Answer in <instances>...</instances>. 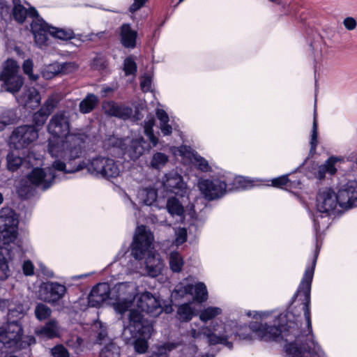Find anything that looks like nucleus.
I'll return each instance as SVG.
<instances>
[{
	"instance_id": "7ed1b4c3",
	"label": "nucleus",
	"mask_w": 357,
	"mask_h": 357,
	"mask_svg": "<svg viewBox=\"0 0 357 357\" xmlns=\"http://www.w3.org/2000/svg\"><path fill=\"white\" fill-rule=\"evenodd\" d=\"M154 236L144 225L136 228L130 245V254L126 255L127 248L122 247L116 255L123 271L118 273L120 279L123 275L133 280L136 277L148 275L151 278L158 276L164 267L160 255L153 249Z\"/></svg>"
},
{
	"instance_id": "a18cd8bd",
	"label": "nucleus",
	"mask_w": 357,
	"mask_h": 357,
	"mask_svg": "<svg viewBox=\"0 0 357 357\" xmlns=\"http://www.w3.org/2000/svg\"><path fill=\"white\" fill-rule=\"evenodd\" d=\"M34 313L36 317L39 321H43L50 317L52 310L44 304H38L35 308Z\"/></svg>"
},
{
	"instance_id": "cd10ccee",
	"label": "nucleus",
	"mask_w": 357,
	"mask_h": 357,
	"mask_svg": "<svg viewBox=\"0 0 357 357\" xmlns=\"http://www.w3.org/2000/svg\"><path fill=\"white\" fill-rule=\"evenodd\" d=\"M192 160L193 163L197 169L204 173H208L209 175L215 174L218 170L222 169L214 164L210 163L206 159L201 156L197 153L192 154Z\"/></svg>"
},
{
	"instance_id": "423d86ee",
	"label": "nucleus",
	"mask_w": 357,
	"mask_h": 357,
	"mask_svg": "<svg viewBox=\"0 0 357 357\" xmlns=\"http://www.w3.org/2000/svg\"><path fill=\"white\" fill-rule=\"evenodd\" d=\"M18 224L17 215L12 208L6 207L0 210V240L3 244L0 253L6 254L10 260L20 258L22 255V248L15 243Z\"/></svg>"
},
{
	"instance_id": "c85d7f7f",
	"label": "nucleus",
	"mask_w": 357,
	"mask_h": 357,
	"mask_svg": "<svg viewBox=\"0 0 357 357\" xmlns=\"http://www.w3.org/2000/svg\"><path fill=\"white\" fill-rule=\"evenodd\" d=\"M157 190L151 187L143 188L137 191V199L139 204L152 206L157 199Z\"/></svg>"
},
{
	"instance_id": "f3484780",
	"label": "nucleus",
	"mask_w": 357,
	"mask_h": 357,
	"mask_svg": "<svg viewBox=\"0 0 357 357\" xmlns=\"http://www.w3.org/2000/svg\"><path fill=\"white\" fill-rule=\"evenodd\" d=\"M23 329L17 321H8L0 327V342L8 348L23 347Z\"/></svg>"
},
{
	"instance_id": "39448f33",
	"label": "nucleus",
	"mask_w": 357,
	"mask_h": 357,
	"mask_svg": "<svg viewBox=\"0 0 357 357\" xmlns=\"http://www.w3.org/2000/svg\"><path fill=\"white\" fill-rule=\"evenodd\" d=\"M337 205L339 206L337 193H335L333 190L328 188L319 190L317 196V211L314 213H312V212L309 211V214L312 220L315 231L316 248L312 259V264L307 266L297 290H311L314 268L321 247L319 245L318 240L319 232L322 228H327L328 227L330 224V215Z\"/></svg>"
},
{
	"instance_id": "a211bd4d",
	"label": "nucleus",
	"mask_w": 357,
	"mask_h": 357,
	"mask_svg": "<svg viewBox=\"0 0 357 357\" xmlns=\"http://www.w3.org/2000/svg\"><path fill=\"white\" fill-rule=\"evenodd\" d=\"M339 206L342 209L357 207V180H349L342 184L337 191Z\"/></svg>"
},
{
	"instance_id": "338daca9",
	"label": "nucleus",
	"mask_w": 357,
	"mask_h": 357,
	"mask_svg": "<svg viewBox=\"0 0 357 357\" xmlns=\"http://www.w3.org/2000/svg\"><path fill=\"white\" fill-rule=\"evenodd\" d=\"M189 335L193 339H195V340L196 339H199L202 335H204L203 333H202V327L198 331L196 329H195V328H192L189 331Z\"/></svg>"
},
{
	"instance_id": "4c0bfd02",
	"label": "nucleus",
	"mask_w": 357,
	"mask_h": 357,
	"mask_svg": "<svg viewBox=\"0 0 357 357\" xmlns=\"http://www.w3.org/2000/svg\"><path fill=\"white\" fill-rule=\"evenodd\" d=\"M222 313V310L219 307L209 306L201 311L199 319L203 322H207Z\"/></svg>"
},
{
	"instance_id": "052dcab7",
	"label": "nucleus",
	"mask_w": 357,
	"mask_h": 357,
	"mask_svg": "<svg viewBox=\"0 0 357 357\" xmlns=\"http://www.w3.org/2000/svg\"><path fill=\"white\" fill-rule=\"evenodd\" d=\"M345 28L349 31L354 30L356 26V21L352 17H347L343 21Z\"/></svg>"
},
{
	"instance_id": "72a5a7b5",
	"label": "nucleus",
	"mask_w": 357,
	"mask_h": 357,
	"mask_svg": "<svg viewBox=\"0 0 357 357\" xmlns=\"http://www.w3.org/2000/svg\"><path fill=\"white\" fill-rule=\"evenodd\" d=\"M194 314L195 309L191 307L190 303L181 305L177 310L178 319L183 322L190 321Z\"/></svg>"
},
{
	"instance_id": "bf43d9fd",
	"label": "nucleus",
	"mask_w": 357,
	"mask_h": 357,
	"mask_svg": "<svg viewBox=\"0 0 357 357\" xmlns=\"http://www.w3.org/2000/svg\"><path fill=\"white\" fill-rule=\"evenodd\" d=\"M156 116L159 120L160 124L169 122V118L167 113L162 109H158L156 110Z\"/></svg>"
},
{
	"instance_id": "e2e57ef3",
	"label": "nucleus",
	"mask_w": 357,
	"mask_h": 357,
	"mask_svg": "<svg viewBox=\"0 0 357 357\" xmlns=\"http://www.w3.org/2000/svg\"><path fill=\"white\" fill-rule=\"evenodd\" d=\"M141 88L144 91H149L151 88V79L149 76H144L140 83Z\"/></svg>"
},
{
	"instance_id": "6ab92c4d",
	"label": "nucleus",
	"mask_w": 357,
	"mask_h": 357,
	"mask_svg": "<svg viewBox=\"0 0 357 357\" xmlns=\"http://www.w3.org/2000/svg\"><path fill=\"white\" fill-rule=\"evenodd\" d=\"M93 274V272L76 275L63 280V284L56 282L47 281L42 282L40 285L39 290H67L70 288H79L80 290H84L85 288V282L84 280L88 277Z\"/></svg>"
},
{
	"instance_id": "69168bd1",
	"label": "nucleus",
	"mask_w": 357,
	"mask_h": 357,
	"mask_svg": "<svg viewBox=\"0 0 357 357\" xmlns=\"http://www.w3.org/2000/svg\"><path fill=\"white\" fill-rule=\"evenodd\" d=\"M114 88L109 86L104 85V86H102V90L100 92L101 96L107 97L110 93H112L114 91Z\"/></svg>"
},
{
	"instance_id": "e433bc0d",
	"label": "nucleus",
	"mask_w": 357,
	"mask_h": 357,
	"mask_svg": "<svg viewBox=\"0 0 357 357\" xmlns=\"http://www.w3.org/2000/svg\"><path fill=\"white\" fill-rule=\"evenodd\" d=\"M89 305L98 307L102 303L107 305V291L100 294V291H90L88 296Z\"/></svg>"
},
{
	"instance_id": "dca6fc26",
	"label": "nucleus",
	"mask_w": 357,
	"mask_h": 357,
	"mask_svg": "<svg viewBox=\"0 0 357 357\" xmlns=\"http://www.w3.org/2000/svg\"><path fill=\"white\" fill-rule=\"evenodd\" d=\"M162 184L167 193L184 198L188 196L189 188L183 176L177 170L172 169L162 176Z\"/></svg>"
},
{
	"instance_id": "6e6d98bb",
	"label": "nucleus",
	"mask_w": 357,
	"mask_h": 357,
	"mask_svg": "<svg viewBox=\"0 0 357 357\" xmlns=\"http://www.w3.org/2000/svg\"><path fill=\"white\" fill-rule=\"evenodd\" d=\"M149 0H133V3L130 6L128 10L131 14H134L142 8H143Z\"/></svg>"
},
{
	"instance_id": "864d4df0",
	"label": "nucleus",
	"mask_w": 357,
	"mask_h": 357,
	"mask_svg": "<svg viewBox=\"0 0 357 357\" xmlns=\"http://www.w3.org/2000/svg\"><path fill=\"white\" fill-rule=\"evenodd\" d=\"M187 240V231L185 229H180L176 232L174 244L176 246L182 245Z\"/></svg>"
},
{
	"instance_id": "f257e3e1",
	"label": "nucleus",
	"mask_w": 357,
	"mask_h": 357,
	"mask_svg": "<svg viewBox=\"0 0 357 357\" xmlns=\"http://www.w3.org/2000/svg\"><path fill=\"white\" fill-rule=\"evenodd\" d=\"M89 135L84 130H79L70 135L61 146L62 157L66 162L57 160L47 168L36 167L27 175L26 183L18 189L20 196L27 199L33 195L35 188L46 190L54 183L61 181L65 174H71L86 169L89 174L98 178L112 181L121 174V165L112 158L96 155L86 160L77 162L86 149ZM61 146L52 145L50 151L58 155Z\"/></svg>"
},
{
	"instance_id": "4468645a",
	"label": "nucleus",
	"mask_w": 357,
	"mask_h": 357,
	"mask_svg": "<svg viewBox=\"0 0 357 357\" xmlns=\"http://www.w3.org/2000/svg\"><path fill=\"white\" fill-rule=\"evenodd\" d=\"M110 266L113 269H119L120 270L117 271L116 273H112V278H114V280H117L116 283H113L111 280L109 282H102L97 283L95 284L91 290H112V287L113 286V290H138V286H137L136 282L133 280H130V276L126 275H123L119 279L117 276L118 273L123 271L122 267L119 265V259L115 257L114 260L112 263H111Z\"/></svg>"
},
{
	"instance_id": "37998d69",
	"label": "nucleus",
	"mask_w": 357,
	"mask_h": 357,
	"mask_svg": "<svg viewBox=\"0 0 357 357\" xmlns=\"http://www.w3.org/2000/svg\"><path fill=\"white\" fill-rule=\"evenodd\" d=\"M39 296L44 301L54 304L62 298L63 294L59 291H40Z\"/></svg>"
},
{
	"instance_id": "de8ad7c7",
	"label": "nucleus",
	"mask_w": 357,
	"mask_h": 357,
	"mask_svg": "<svg viewBox=\"0 0 357 357\" xmlns=\"http://www.w3.org/2000/svg\"><path fill=\"white\" fill-rule=\"evenodd\" d=\"M184 293L182 296H191L193 298V301L197 303H202L208 298V291H182Z\"/></svg>"
},
{
	"instance_id": "603ef678",
	"label": "nucleus",
	"mask_w": 357,
	"mask_h": 357,
	"mask_svg": "<svg viewBox=\"0 0 357 357\" xmlns=\"http://www.w3.org/2000/svg\"><path fill=\"white\" fill-rule=\"evenodd\" d=\"M23 273L26 276L34 275L35 266L29 259L25 260L22 266Z\"/></svg>"
},
{
	"instance_id": "4d7b16f0",
	"label": "nucleus",
	"mask_w": 357,
	"mask_h": 357,
	"mask_svg": "<svg viewBox=\"0 0 357 357\" xmlns=\"http://www.w3.org/2000/svg\"><path fill=\"white\" fill-rule=\"evenodd\" d=\"M337 162L336 159L333 157L329 158L324 165L326 167V169L328 172V174L330 175H333L336 172L335 168V162Z\"/></svg>"
},
{
	"instance_id": "1a4fd4ad",
	"label": "nucleus",
	"mask_w": 357,
	"mask_h": 357,
	"mask_svg": "<svg viewBox=\"0 0 357 357\" xmlns=\"http://www.w3.org/2000/svg\"><path fill=\"white\" fill-rule=\"evenodd\" d=\"M31 33L34 36L36 45L40 47L46 45L49 35L62 40L74 38L80 43L91 39V35L75 34L70 28L52 26L43 18H38L33 22L31 26Z\"/></svg>"
},
{
	"instance_id": "b1692460",
	"label": "nucleus",
	"mask_w": 357,
	"mask_h": 357,
	"mask_svg": "<svg viewBox=\"0 0 357 357\" xmlns=\"http://www.w3.org/2000/svg\"><path fill=\"white\" fill-rule=\"evenodd\" d=\"M13 14L15 20L21 24L25 21L27 17H31L32 19L31 26L36 19L42 18L35 8L30 7L29 9H26L21 4L14 6Z\"/></svg>"
},
{
	"instance_id": "f03ea898",
	"label": "nucleus",
	"mask_w": 357,
	"mask_h": 357,
	"mask_svg": "<svg viewBox=\"0 0 357 357\" xmlns=\"http://www.w3.org/2000/svg\"><path fill=\"white\" fill-rule=\"evenodd\" d=\"M310 291H297L295 303L301 301L299 310L303 314H296L293 306L286 313L280 314L269 325L271 313L254 312L252 315L259 321H251L249 328L252 335L241 334V338L252 340L257 338L271 341L280 336L288 342L285 346L287 357H325L319 344L314 340L311 324L310 310Z\"/></svg>"
},
{
	"instance_id": "a878e982",
	"label": "nucleus",
	"mask_w": 357,
	"mask_h": 357,
	"mask_svg": "<svg viewBox=\"0 0 357 357\" xmlns=\"http://www.w3.org/2000/svg\"><path fill=\"white\" fill-rule=\"evenodd\" d=\"M225 179L229 180L227 185L228 192L233 190H243L248 189L251 186V182L248 178L241 176H235L231 172L225 171Z\"/></svg>"
},
{
	"instance_id": "79ce46f5",
	"label": "nucleus",
	"mask_w": 357,
	"mask_h": 357,
	"mask_svg": "<svg viewBox=\"0 0 357 357\" xmlns=\"http://www.w3.org/2000/svg\"><path fill=\"white\" fill-rule=\"evenodd\" d=\"M3 115V117H0V132L3 130L6 126L13 123L17 118V114L13 109L5 111Z\"/></svg>"
},
{
	"instance_id": "6e6552de",
	"label": "nucleus",
	"mask_w": 357,
	"mask_h": 357,
	"mask_svg": "<svg viewBox=\"0 0 357 357\" xmlns=\"http://www.w3.org/2000/svg\"><path fill=\"white\" fill-rule=\"evenodd\" d=\"M70 123L69 116L65 111L58 112L54 114L50 119L47 125V131L51 135L52 138H50L48 140V152L52 158H55L56 160H60L66 162V159L62 157L63 147L59 148L60 153H58V155H53L50 151L51 146H61L67 140V137L72 133L79 131L84 130L87 134L86 129H76L70 132Z\"/></svg>"
},
{
	"instance_id": "9b49d317",
	"label": "nucleus",
	"mask_w": 357,
	"mask_h": 357,
	"mask_svg": "<svg viewBox=\"0 0 357 357\" xmlns=\"http://www.w3.org/2000/svg\"><path fill=\"white\" fill-rule=\"evenodd\" d=\"M236 324L234 321H215L209 326H203L202 333L209 344H222L231 349L232 343L229 342V339L236 333Z\"/></svg>"
},
{
	"instance_id": "774afa93",
	"label": "nucleus",
	"mask_w": 357,
	"mask_h": 357,
	"mask_svg": "<svg viewBox=\"0 0 357 357\" xmlns=\"http://www.w3.org/2000/svg\"><path fill=\"white\" fill-rule=\"evenodd\" d=\"M326 173H328V172L326 169V167L324 166V165L319 166L317 172V178L321 180V179L324 178L325 177V175Z\"/></svg>"
},
{
	"instance_id": "4be33fe9",
	"label": "nucleus",
	"mask_w": 357,
	"mask_h": 357,
	"mask_svg": "<svg viewBox=\"0 0 357 357\" xmlns=\"http://www.w3.org/2000/svg\"><path fill=\"white\" fill-rule=\"evenodd\" d=\"M34 333L40 339H54L59 337L61 334V327L56 319H52L43 326L36 328L34 331Z\"/></svg>"
},
{
	"instance_id": "393cba45",
	"label": "nucleus",
	"mask_w": 357,
	"mask_h": 357,
	"mask_svg": "<svg viewBox=\"0 0 357 357\" xmlns=\"http://www.w3.org/2000/svg\"><path fill=\"white\" fill-rule=\"evenodd\" d=\"M121 43L122 45L128 49L136 47L137 32L131 28L130 24H123L121 26Z\"/></svg>"
},
{
	"instance_id": "c756f323",
	"label": "nucleus",
	"mask_w": 357,
	"mask_h": 357,
	"mask_svg": "<svg viewBox=\"0 0 357 357\" xmlns=\"http://www.w3.org/2000/svg\"><path fill=\"white\" fill-rule=\"evenodd\" d=\"M79 68L78 64L75 61L56 63L49 66V69L53 75L61 73L69 74L76 71Z\"/></svg>"
},
{
	"instance_id": "58836bf2",
	"label": "nucleus",
	"mask_w": 357,
	"mask_h": 357,
	"mask_svg": "<svg viewBox=\"0 0 357 357\" xmlns=\"http://www.w3.org/2000/svg\"><path fill=\"white\" fill-rule=\"evenodd\" d=\"M7 167L10 171H16L23 163V159L15 152L12 151L7 155Z\"/></svg>"
},
{
	"instance_id": "20e7f679",
	"label": "nucleus",
	"mask_w": 357,
	"mask_h": 357,
	"mask_svg": "<svg viewBox=\"0 0 357 357\" xmlns=\"http://www.w3.org/2000/svg\"><path fill=\"white\" fill-rule=\"evenodd\" d=\"M107 305L113 307L119 314L128 313V323L131 314H139L143 317L146 312L152 317H158L162 310L166 313L172 312L171 305H162L161 301L149 291H107Z\"/></svg>"
},
{
	"instance_id": "09e8293b",
	"label": "nucleus",
	"mask_w": 357,
	"mask_h": 357,
	"mask_svg": "<svg viewBox=\"0 0 357 357\" xmlns=\"http://www.w3.org/2000/svg\"><path fill=\"white\" fill-rule=\"evenodd\" d=\"M33 61L31 59H27L24 61L22 66L24 73L29 76L30 79L36 81L38 79V76L33 74Z\"/></svg>"
},
{
	"instance_id": "9d476101",
	"label": "nucleus",
	"mask_w": 357,
	"mask_h": 357,
	"mask_svg": "<svg viewBox=\"0 0 357 357\" xmlns=\"http://www.w3.org/2000/svg\"><path fill=\"white\" fill-rule=\"evenodd\" d=\"M155 126V117L149 114L143 121L144 132L147 137L149 142L144 137H139L133 139L127 147L126 154L132 160H137L146 151L155 147L159 142L158 137L154 134L153 126Z\"/></svg>"
},
{
	"instance_id": "f8f14e48",
	"label": "nucleus",
	"mask_w": 357,
	"mask_h": 357,
	"mask_svg": "<svg viewBox=\"0 0 357 357\" xmlns=\"http://www.w3.org/2000/svg\"><path fill=\"white\" fill-rule=\"evenodd\" d=\"M225 170L221 169L210 175V178L199 181V188L204 197L209 201L220 199L228 192L229 181L225 179Z\"/></svg>"
},
{
	"instance_id": "3c124183",
	"label": "nucleus",
	"mask_w": 357,
	"mask_h": 357,
	"mask_svg": "<svg viewBox=\"0 0 357 357\" xmlns=\"http://www.w3.org/2000/svg\"><path fill=\"white\" fill-rule=\"evenodd\" d=\"M51 354L54 357H69L67 349L63 345H56L51 349Z\"/></svg>"
},
{
	"instance_id": "2eb2a0df",
	"label": "nucleus",
	"mask_w": 357,
	"mask_h": 357,
	"mask_svg": "<svg viewBox=\"0 0 357 357\" xmlns=\"http://www.w3.org/2000/svg\"><path fill=\"white\" fill-rule=\"evenodd\" d=\"M38 137V130L33 126L24 125L17 127L10 136L9 143L16 150L29 146Z\"/></svg>"
},
{
	"instance_id": "473e14b6",
	"label": "nucleus",
	"mask_w": 357,
	"mask_h": 357,
	"mask_svg": "<svg viewBox=\"0 0 357 357\" xmlns=\"http://www.w3.org/2000/svg\"><path fill=\"white\" fill-rule=\"evenodd\" d=\"M178 290H207L206 285L199 282L196 278L189 276L180 282V287Z\"/></svg>"
},
{
	"instance_id": "0eeeda50",
	"label": "nucleus",
	"mask_w": 357,
	"mask_h": 357,
	"mask_svg": "<svg viewBox=\"0 0 357 357\" xmlns=\"http://www.w3.org/2000/svg\"><path fill=\"white\" fill-rule=\"evenodd\" d=\"M153 328L139 314H131L130 323L124 326L122 336L128 344L133 340L132 344L137 353L144 354L149 347L148 340L151 337Z\"/></svg>"
},
{
	"instance_id": "5701e85b",
	"label": "nucleus",
	"mask_w": 357,
	"mask_h": 357,
	"mask_svg": "<svg viewBox=\"0 0 357 357\" xmlns=\"http://www.w3.org/2000/svg\"><path fill=\"white\" fill-rule=\"evenodd\" d=\"M56 106L55 102L52 98H48L40 109L33 116V122L34 127L43 126L48 116L52 112Z\"/></svg>"
},
{
	"instance_id": "2f4dec72",
	"label": "nucleus",
	"mask_w": 357,
	"mask_h": 357,
	"mask_svg": "<svg viewBox=\"0 0 357 357\" xmlns=\"http://www.w3.org/2000/svg\"><path fill=\"white\" fill-rule=\"evenodd\" d=\"M272 185L276 188H283L285 186L287 188H301V182L300 180H294L289 178V174L282 175L277 178L272 179Z\"/></svg>"
},
{
	"instance_id": "13d9d810",
	"label": "nucleus",
	"mask_w": 357,
	"mask_h": 357,
	"mask_svg": "<svg viewBox=\"0 0 357 357\" xmlns=\"http://www.w3.org/2000/svg\"><path fill=\"white\" fill-rule=\"evenodd\" d=\"M37 264H38L40 271L44 276H46L47 278H50L54 277V273L53 271L51 270L50 268H49L43 262L39 261V262H38Z\"/></svg>"
},
{
	"instance_id": "8fccbe9b",
	"label": "nucleus",
	"mask_w": 357,
	"mask_h": 357,
	"mask_svg": "<svg viewBox=\"0 0 357 357\" xmlns=\"http://www.w3.org/2000/svg\"><path fill=\"white\" fill-rule=\"evenodd\" d=\"M9 268L3 255L0 253V280H6L9 275Z\"/></svg>"
},
{
	"instance_id": "aec40b11",
	"label": "nucleus",
	"mask_w": 357,
	"mask_h": 357,
	"mask_svg": "<svg viewBox=\"0 0 357 357\" xmlns=\"http://www.w3.org/2000/svg\"><path fill=\"white\" fill-rule=\"evenodd\" d=\"M16 99L17 102L25 108L33 109L39 106L41 98L34 87H29L24 89Z\"/></svg>"
},
{
	"instance_id": "680f3d73",
	"label": "nucleus",
	"mask_w": 357,
	"mask_h": 357,
	"mask_svg": "<svg viewBox=\"0 0 357 357\" xmlns=\"http://www.w3.org/2000/svg\"><path fill=\"white\" fill-rule=\"evenodd\" d=\"M160 130L163 136H169L172 133V127L169 122L160 123Z\"/></svg>"
},
{
	"instance_id": "ddd939ff",
	"label": "nucleus",
	"mask_w": 357,
	"mask_h": 357,
	"mask_svg": "<svg viewBox=\"0 0 357 357\" xmlns=\"http://www.w3.org/2000/svg\"><path fill=\"white\" fill-rule=\"evenodd\" d=\"M18 70L17 61L8 59L4 62L3 70L0 74V79L3 82L6 91L13 94L17 93L23 85V79L18 74Z\"/></svg>"
},
{
	"instance_id": "f704fd0d",
	"label": "nucleus",
	"mask_w": 357,
	"mask_h": 357,
	"mask_svg": "<svg viewBox=\"0 0 357 357\" xmlns=\"http://www.w3.org/2000/svg\"><path fill=\"white\" fill-rule=\"evenodd\" d=\"M169 263L171 270L174 273H180L184 265L182 256L176 251L172 252L169 256Z\"/></svg>"
},
{
	"instance_id": "412c9836",
	"label": "nucleus",
	"mask_w": 357,
	"mask_h": 357,
	"mask_svg": "<svg viewBox=\"0 0 357 357\" xmlns=\"http://www.w3.org/2000/svg\"><path fill=\"white\" fill-rule=\"evenodd\" d=\"M105 112L108 116L126 120L132 115V109L125 105H121L114 101H108L103 105Z\"/></svg>"
},
{
	"instance_id": "5fc2aeb1",
	"label": "nucleus",
	"mask_w": 357,
	"mask_h": 357,
	"mask_svg": "<svg viewBox=\"0 0 357 357\" xmlns=\"http://www.w3.org/2000/svg\"><path fill=\"white\" fill-rule=\"evenodd\" d=\"M25 313V310L22 306H18L16 309L9 308L8 317L9 319L17 318L21 319Z\"/></svg>"
},
{
	"instance_id": "ea45409f",
	"label": "nucleus",
	"mask_w": 357,
	"mask_h": 357,
	"mask_svg": "<svg viewBox=\"0 0 357 357\" xmlns=\"http://www.w3.org/2000/svg\"><path fill=\"white\" fill-rule=\"evenodd\" d=\"M310 155H312L315 153L317 146L318 144V125L317 121L316 119V115L314 116V121L312 124V129L310 137Z\"/></svg>"
},
{
	"instance_id": "49530a36",
	"label": "nucleus",
	"mask_w": 357,
	"mask_h": 357,
	"mask_svg": "<svg viewBox=\"0 0 357 357\" xmlns=\"http://www.w3.org/2000/svg\"><path fill=\"white\" fill-rule=\"evenodd\" d=\"M137 64L132 57H127L124 60L123 70L126 75H135L137 73Z\"/></svg>"
},
{
	"instance_id": "bb28decb",
	"label": "nucleus",
	"mask_w": 357,
	"mask_h": 357,
	"mask_svg": "<svg viewBox=\"0 0 357 357\" xmlns=\"http://www.w3.org/2000/svg\"><path fill=\"white\" fill-rule=\"evenodd\" d=\"M166 207L169 213L172 217L176 218V221H183L184 219V207L178 198L175 197L168 198Z\"/></svg>"
},
{
	"instance_id": "7c9ffc66",
	"label": "nucleus",
	"mask_w": 357,
	"mask_h": 357,
	"mask_svg": "<svg viewBox=\"0 0 357 357\" xmlns=\"http://www.w3.org/2000/svg\"><path fill=\"white\" fill-rule=\"evenodd\" d=\"M99 103L98 96L93 93H88L79 104V111L83 114L91 112Z\"/></svg>"
},
{
	"instance_id": "0e129e2a",
	"label": "nucleus",
	"mask_w": 357,
	"mask_h": 357,
	"mask_svg": "<svg viewBox=\"0 0 357 357\" xmlns=\"http://www.w3.org/2000/svg\"><path fill=\"white\" fill-rule=\"evenodd\" d=\"M125 204H126V206L128 208H132V210L134 211H139V207L137 206V204L133 202L130 197H126V199H125Z\"/></svg>"
},
{
	"instance_id": "c9c22d12",
	"label": "nucleus",
	"mask_w": 357,
	"mask_h": 357,
	"mask_svg": "<svg viewBox=\"0 0 357 357\" xmlns=\"http://www.w3.org/2000/svg\"><path fill=\"white\" fill-rule=\"evenodd\" d=\"M169 161V156L162 152H155L153 154L151 161L150 166L155 169H162Z\"/></svg>"
},
{
	"instance_id": "a19ab883",
	"label": "nucleus",
	"mask_w": 357,
	"mask_h": 357,
	"mask_svg": "<svg viewBox=\"0 0 357 357\" xmlns=\"http://www.w3.org/2000/svg\"><path fill=\"white\" fill-rule=\"evenodd\" d=\"M99 357H120V349L114 342H110L101 350Z\"/></svg>"
},
{
	"instance_id": "c03bdc74",
	"label": "nucleus",
	"mask_w": 357,
	"mask_h": 357,
	"mask_svg": "<svg viewBox=\"0 0 357 357\" xmlns=\"http://www.w3.org/2000/svg\"><path fill=\"white\" fill-rule=\"evenodd\" d=\"M107 66V59L103 54H97L91 63V68L97 70H105Z\"/></svg>"
}]
</instances>
